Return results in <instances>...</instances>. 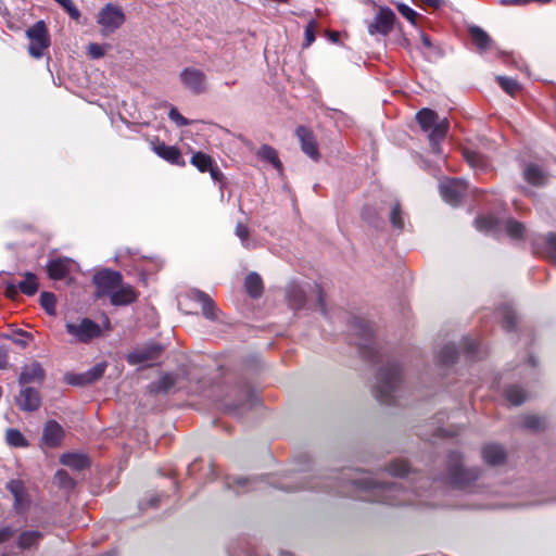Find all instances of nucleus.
<instances>
[{
    "mask_svg": "<svg viewBox=\"0 0 556 556\" xmlns=\"http://www.w3.org/2000/svg\"><path fill=\"white\" fill-rule=\"evenodd\" d=\"M161 267L162 263L160 261L147 260L146 257H141V276L147 271H157Z\"/></svg>",
    "mask_w": 556,
    "mask_h": 556,
    "instance_id": "49",
    "label": "nucleus"
},
{
    "mask_svg": "<svg viewBox=\"0 0 556 556\" xmlns=\"http://www.w3.org/2000/svg\"><path fill=\"white\" fill-rule=\"evenodd\" d=\"M168 117L178 127L188 126L191 124V121L184 117L176 108H170L168 112Z\"/></svg>",
    "mask_w": 556,
    "mask_h": 556,
    "instance_id": "50",
    "label": "nucleus"
},
{
    "mask_svg": "<svg viewBox=\"0 0 556 556\" xmlns=\"http://www.w3.org/2000/svg\"><path fill=\"white\" fill-rule=\"evenodd\" d=\"M466 189L467 185L462 179H444L440 182V193L451 205H457L460 202Z\"/></svg>",
    "mask_w": 556,
    "mask_h": 556,
    "instance_id": "10",
    "label": "nucleus"
},
{
    "mask_svg": "<svg viewBox=\"0 0 556 556\" xmlns=\"http://www.w3.org/2000/svg\"><path fill=\"white\" fill-rule=\"evenodd\" d=\"M55 296L50 292H42L40 295V304L45 308V311L53 316L55 315Z\"/></svg>",
    "mask_w": 556,
    "mask_h": 556,
    "instance_id": "40",
    "label": "nucleus"
},
{
    "mask_svg": "<svg viewBox=\"0 0 556 556\" xmlns=\"http://www.w3.org/2000/svg\"><path fill=\"white\" fill-rule=\"evenodd\" d=\"M179 80L185 89L194 94H202L207 91V77L200 68L185 67L179 74Z\"/></svg>",
    "mask_w": 556,
    "mask_h": 556,
    "instance_id": "8",
    "label": "nucleus"
},
{
    "mask_svg": "<svg viewBox=\"0 0 556 556\" xmlns=\"http://www.w3.org/2000/svg\"><path fill=\"white\" fill-rule=\"evenodd\" d=\"M329 39L332 41V42H337L338 39H339V33L337 31H330L329 34Z\"/></svg>",
    "mask_w": 556,
    "mask_h": 556,
    "instance_id": "63",
    "label": "nucleus"
},
{
    "mask_svg": "<svg viewBox=\"0 0 556 556\" xmlns=\"http://www.w3.org/2000/svg\"><path fill=\"white\" fill-rule=\"evenodd\" d=\"M55 479L58 480V483L63 488L72 489L74 486L73 479L65 470H58L55 473Z\"/></svg>",
    "mask_w": 556,
    "mask_h": 556,
    "instance_id": "53",
    "label": "nucleus"
},
{
    "mask_svg": "<svg viewBox=\"0 0 556 556\" xmlns=\"http://www.w3.org/2000/svg\"><path fill=\"white\" fill-rule=\"evenodd\" d=\"M106 369V363L101 362L96 364L92 368L77 377L76 380H72V383L76 384H85V383H91L99 378H101Z\"/></svg>",
    "mask_w": 556,
    "mask_h": 556,
    "instance_id": "23",
    "label": "nucleus"
},
{
    "mask_svg": "<svg viewBox=\"0 0 556 556\" xmlns=\"http://www.w3.org/2000/svg\"><path fill=\"white\" fill-rule=\"evenodd\" d=\"M191 164L194 165L200 172L204 173L211 169L212 159L202 152H197L191 157Z\"/></svg>",
    "mask_w": 556,
    "mask_h": 556,
    "instance_id": "33",
    "label": "nucleus"
},
{
    "mask_svg": "<svg viewBox=\"0 0 556 556\" xmlns=\"http://www.w3.org/2000/svg\"><path fill=\"white\" fill-rule=\"evenodd\" d=\"M45 377V371L40 364L31 363L23 367L22 372L18 378V382L21 386H25L31 382H41Z\"/></svg>",
    "mask_w": 556,
    "mask_h": 556,
    "instance_id": "19",
    "label": "nucleus"
},
{
    "mask_svg": "<svg viewBox=\"0 0 556 556\" xmlns=\"http://www.w3.org/2000/svg\"><path fill=\"white\" fill-rule=\"evenodd\" d=\"M29 39L28 52L35 59L43 56L50 46V38L43 21H38L26 31Z\"/></svg>",
    "mask_w": 556,
    "mask_h": 556,
    "instance_id": "7",
    "label": "nucleus"
},
{
    "mask_svg": "<svg viewBox=\"0 0 556 556\" xmlns=\"http://www.w3.org/2000/svg\"><path fill=\"white\" fill-rule=\"evenodd\" d=\"M388 471L392 476H404L408 471V465L405 460H396L390 464Z\"/></svg>",
    "mask_w": 556,
    "mask_h": 556,
    "instance_id": "48",
    "label": "nucleus"
},
{
    "mask_svg": "<svg viewBox=\"0 0 556 556\" xmlns=\"http://www.w3.org/2000/svg\"><path fill=\"white\" fill-rule=\"evenodd\" d=\"M258 155L270 162L275 167L279 168L281 166V163L278 159V154L276 152L275 149H273L271 147L269 146H263L261 147L260 151H258Z\"/></svg>",
    "mask_w": 556,
    "mask_h": 556,
    "instance_id": "38",
    "label": "nucleus"
},
{
    "mask_svg": "<svg viewBox=\"0 0 556 556\" xmlns=\"http://www.w3.org/2000/svg\"><path fill=\"white\" fill-rule=\"evenodd\" d=\"M296 136L301 142L302 151L311 159L317 160L319 157V151L313 132L308 128L300 126L296 129Z\"/></svg>",
    "mask_w": 556,
    "mask_h": 556,
    "instance_id": "12",
    "label": "nucleus"
},
{
    "mask_svg": "<svg viewBox=\"0 0 556 556\" xmlns=\"http://www.w3.org/2000/svg\"><path fill=\"white\" fill-rule=\"evenodd\" d=\"M7 442L11 446L25 447L28 445L25 437L16 429H9L5 435Z\"/></svg>",
    "mask_w": 556,
    "mask_h": 556,
    "instance_id": "32",
    "label": "nucleus"
},
{
    "mask_svg": "<svg viewBox=\"0 0 556 556\" xmlns=\"http://www.w3.org/2000/svg\"><path fill=\"white\" fill-rule=\"evenodd\" d=\"M482 457L490 465H500L505 460L506 453L501 445L488 444L482 448Z\"/></svg>",
    "mask_w": 556,
    "mask_h": 556,
    "instance_id": "20",
    "label": "nucleus"
},
{
    "mask_svg": "<svg viewBox=\"0 0 556 556\" xmlns=\"http://www.w3.org/2000/svg\"><path fill=\"white\" fill-rule=\"evenodd\" d=\"M248 483H250V479L242 477L235 478L232 481L228 480L227 482L228 486L236 491H240V489L244 488Z\"/></svg>",
    "mask_w": 556,
    "mask_h": 556,
    "instance_id": "56",
    "label": "nucleus"
},
{
    "mask_svg": "<svg viewBox=\"0 0 556 556\" xmlns=\"http://www.w3.org/2000/svg\"><path fill=\"white\" fill-rule=\"evenodd\" d=\"M478 477L479 471L477 469L463 467L462 457L458 453H452L448 456L447 472L443 477L445 483L457 489H465Z\"/></svg>",
    "mask_w": 556,
    "mask_h": 556,
    "instance_id": "5",
    "label": "nucleus"
},
{
    "mask_svg": "<svg viewBox=\"0 0 556 556\" xmlns=\"http://www.w3.org/2000/svg\"><path fill=\"white\" fill-rule=\"evenodd\" d=\"M424 4L431 7V8H439L443 0H420Z\"/></svg>",
    "mask_w": 556,
    "mask_h": 556,
    "instance_id": "59",
    "label": "nucleus"
},
{
    "mask_svg": "<svg viewBox=\"0 0 556 556\" xmlns=\"http://www.w3.org/2000/svg\"><path fill=\"white\" fill-rule=\"evenodd\" d=\"M191 298L202 305V314L210 320L218 319V309L214 301L204 292L200 290H193L190 292Z\"/></svg>",
    "mask_w": 556,
    "mask_h": 556,
    "instance_id": "15",
    "label": "nucleus"
},
{
    "mask_svg": "<svg viewBox=\"0 0 556 556\" xmlns=\"http://www.w3.org/2000/svg\"><path fill=\"white\" fill-rule=\"evenodd\" d=\"M469 35L473 42V45L480 50V51H486L492 46V39L490 36L480 27L478 26H470L469 27Z\"/></svg>",
    "mask_w": 556,
    "mask_h": 556,
    "instance_id": "22",
    "label": "nucleus"
},
{
    "mask_svg": "<svg viewBox=\"0 0 556 556\" xmlns=\"http://www.w3.org/2000/svg\"><path fill=\"white\" fill-rule=\"evenodd\" d=\"M523 177L527 182L533 186H542L547 179L545 173L535 164H528L525 167Z\"/></svg>",
    "mask_w": 556,
    "mask_h": 556,
    "instance_id": "25",
    "label": "nucleus"
},
{
    "mask_svg": "<svg viewBox=\"0 0 556 556\" xmlns=\"http://www.w3.org/2000/svg\"><path fill=\"white\" fill-rule=\"evenodd\" d=\"M287 299L289 301V304L294 309H298L304 305L305 293L300 286L291 285L287 289Z\"/></svg>",
    "mask_w": 556,
    "mask_h": 556,
    "instance_id": "27",
    "label": "nucleus"
},
{
    "mask_svg": "<svg viewBox=\"0 0 556 556\" xmlns=\"http://www.w3.org/2000/svg\"><path fill=\"white\" fill-rule=\"evenodd\" d=\"M8 363V355L4 350L0 349V369L4 368Z\"/></svg>",
    "mask_w": 556,
    "mask_h": 556,
    "instance_id": "60",
    "label": "nucleus"
},
{
    "mask_svg": "<svg viewBox=\"0 0 556 556\" xmlns=\"http://www.w3.org/2000/svg\"><path fill=\"white\" fill-rule=\"evenodd\" d=\"M397 9L405 18H407L412 23L415 22L417 13L413 9H410L406 4H399Z\"/></svg>",
    "mask_w": 556,
    "mask_h": 556,
    "instance_id": "55",
    "label": "nucleus"
},
{
    "mask_svg": "<svg viewBox=\"0 0 556 556\" xmlns=\"http://www.w3.org/2000/svg\"><path fill=\"white\" fill-rule=\"evenodd\" d=\"M66 332L72 336L74 342L89 343L101 336V327L90 318H78L65 321Z\"/></svg>",
    "mask_w": 556,
    "mask_h": 556,
    "instance_id": "6",
    "label": "nucleus"
},
{
    "mask_svg": "<svg viewBox=\"0 0 556 556\" xmlns=\"http://www.w3.org/2000/svg\"><path fill=\"white\" fill-rule=\"evenodd\" d=\"M318 303H319L320 311L324 313L325 312V301H324L323 293L320 291L318 292Z\"/></svg>",
    "mask_w": 556,
    "mask_h": 556,
    "instance_id": "62",
    "label": "nucleus"
},
{
    "mask_svg": "<svg viewBox=\"0 0 556 556\" xmlns=\"http://www.w3.org/2000/svg\"><path fill=\"white\" fill-rule=\"evenodd\" d=\"M457 350L454 344H446L440 352V359L443 364H451L456 359Z\"/></svg>",
    "mask_w": 556,
    "mask_h": 556,
    "instance_id": "44",
    "label": "nucleus"
},
{
    "mask_svg": "<svg viewBox=\"0 0 556 556\" xmlns=\"http://www.w3.org/2000/svg\"><path fill=\"white\" fill-rule=\"evenodd\" d=\"M60 5H62L63 9L66 10L68 15L73 20H78L80 16L79 10L76 8L74 2L72 0H55Z\"/></svg>",
    "mask_w": 556,
    "mask_h": 556,
    "instance_id": "51",
    "label": "nucleus"
},
{
    "mask_svg": "<svg viewBox=\"0 0 556 556\" xmlns=\"http://www.w3.org/2000/svg\"><path fill=\"white\" fill-rule=\"evenodd\" d=\"M402 381V370L397 363L391 362L382 367L377 375L376 397L384 404H392L394 393Z\"/></svg>",
    "mask_w": 556,
    "mask_h": 556,
    "instance_id": "4",
    "label": "nucleus"
},
{
    "mask_svg": "<svg viewBox=\"0 0 556 556\" xmlns=\"http://www.w3.org/2000/svg\"><path fill=\"white\" fill-rule=\"evenodd\" d=\"M164 350V346L159 343H149L141 349V368L143 366H150L157 361Z\"/></svg>",
    "mask_w": 556,
    "mask_h": 556,
    "instance_id": "21",
    "label": "nucleus"
},
{
    "mask_svg": "<svg viewBox=\"0 0 556 556\" xmlns=\"http://www.w3.org/2000/svg\"><path fill=\"white\" fill-rule=\"evenodd\" d=\"M97 21L101 26L102 34L109 35L124 23L125 16L118 7L109 3L100 10Z\"/></svg>",
    "mask_w": 556,
    "mask_h": 556,
    "instance_id": "9",
    "label": "nucleus"
},
{
    "mask_svg": "<svg viewBox=\"0 0 556 556\" xmlns=\"http://www.w3.org/2000/svg\"><path fill=\"white\" fill-rule=\"evenodd\" d=\"M476 227L480 231L496 232L500 229V220L493 215L481 216L476 219Z\"/></svg>",
    "mask_w": 556,
    "mask_h": 556,
    "instance_id": "29",
    "label": "nucleus"
},
{
    "mask_svg": "<svg viewBox=\"0 0 556 556\" xmlns=\"http://www.w3.org/2000/svg\"><path fill=\"white\" fill-rule=\"evenodd\" d=\"M416 118L426 132L429 135L431 150L434 154H441V141L446 137L450 123L447 118H439L438 114L430 109L420 110Z\"/></svg>",
    "mask_w": 556,
    "mask_h": 556,
    "instance_id": "3",
    "label": "nucleus"
},
{
    "mask_svg": "<svg viewBox=\"0 0 556 556\" xmlns=\"http://www.w3.org/2000/svg\"><path fill=\"white\" fill-rule=\"evenodd\" d=\"M507 401L513 405H520L526 400L523 390L519 387L513 386L505 391Z\"/></svg>",
    "mask_w": 556,
    "mask_h": 556,
    "instance_id": "34",
    "label": "nucleus"
},
{
    "mask_svg": "<svg viewBox=\"0 0 556 556\" xmlns=\"http://www.w3.org/2000/svg\"><path fill=\"white\" fill-rule=\"evenodd\" d=\"M176 384V376L172 374H166L159 382L153 387L154 391L157 392H168Z\"/></svg>",
    "mask_w": 556,
    "mask_h": 556,
    "instance_id": "39",
    "label": "nucleus"
},
{
    "mask_svg": "<svg viewBox=\"0 0 556 556\" xmlns=\"http://www.w3.org/2000/svg\"><path fill=\"white\" fill-rule=\"evenodd\" d=\"M316 29H317V22L314 20L309 21V23L306 25L305 31H304V38H305V41L303 43L304 48L309 47L315 41Z\"/></svg>",
    "mask_w": 556,
    "mask_h": 556,
    "instance_id": "46",
    "label": "nucleus"
},
{
    "mask_svg": "<svg viewBox=\"0 0 556 556\" xmlns=\"http://www.w3.org/2000/svg\"><path fill=\"white\" fill-rule=\"evenodd\" d=\"M15 531L11 527L0 528V544L13 538Z\"/></svg>",
    "mask_w": 556,
    "mask_h": 556,
    "instance_id": "57",
    "label": "nucleus"
},
{
    "mask_svg": "<svg viewBox=\"0 0 556 556\" xmlns=\"http://www.w3.org/2000/svg\"><path fill=\"white\" fill-rule=\"evenodd\" d=\"M245 289L247 292L253 296L257 298L262 294L263 285L262 279L256 273H251L245 278Z\"/></svg>",
    "mask_w": 556,
    "mask_h": 556,
    "instance_id": "30",
    "label": "nucleus"
},
{
    "mask_svg": "<svg viewBox=\"0 0 556 556\" xmlns=\"http://www.w3.org/2000/svg\"><path fill=\"white\" fill-rule=\"evenodd\" d=\"M496 80L502 89L510 96H515L520 89L519 84L513 78L497 76Z\"/></svg>",
    "mask_w": 556,
    "mask_h": 556,
    "instance_id": "36",
    "label": "nucleus"
},
{
    "mask_svg": "<svg viewBox=\"0 0 556 556\" xmlns=\"http://www.w3.org/2000/svg\"><path fill=\"white\" fill-rule=\"evenodd\" d=\"M20 290L27 294L33 295L38 290V281L34 274L26 273L23 280L18 283Z\"/></svg>",
    "mask_w": 556,
    "mask_h": 556,
    "instance_id": "31",
    "label": "nucleus"
},
{
    "mask_svg": "<svg viewBox=\"0 0 556 556\" xmlns=\"http://www.w3.org/2000/svg\"><path fill=\"white\" fill-rule=\"evenodd\" d=\"M522 425L528 429L540 430L544 427L545 420L539 416L530 415L523 418Z\"/></svg>",
    "mask_w": 556,
    "mask_h": 556,
    "instance_id": "45",
    "label": "nucleus"
},
{
    "mask_svg": "<svg viewBox=\"0 0 556 556\" xmlns=\"http://www.w3.org/2000/svg\"><path fill=\"white\" fill-rule=\"evenodd\" d=\"M146 325L149 328H155L159 325V316L155 308L151 305L144 306Z\"/></svg>",
    "mask_w": 556,
    "mask_h": 556,
    "instance_id": "47",
    "label": "nucleus"
},
{
    "mask_svg": "<svg viewBox=\"0 0 556 556\" xmlns=\"http://www.w3.org/2000/svg\"><path fill=\"white\" fill-rule=\"evenodd\" d=\"M546 253L548 257L556 263V235L549 233L546 239Z\"/></svg>",
    "mask_w": 556,
    "mask_h": 556,
    "instance_id": "52",
    "label": "nucleus"
},
{
    "mask_svg": "<svg viewBox=\"0 0 556 556\" xmlns=\"http://www.w3.org/2000/svg\"><path fill=\"white\" fill-rule=\"evenodd\" d=\"M42 533L37 530H28L21 533L18 538V546L21 548H30L39 543Z\"/></svg>",
    "mask_w": 556,
    "mask_h": 556,
    "instance_id": "28",
    "label": "nucleus"
},
{
    "mask_svg": "<svg viewBox=\"0 0 556 556\" xmlns=\"http://www.w3.org/2000/svg\"><path fill=\"white\" fill-rule=\"evenodd\" d=\"M153 151L165 161L174 165L184 166L185 161L182 160L181 153L178 148L174 146H167L164 142H160L153 146Z\"/></svg>",
    "mask_w": 556,
    "mask_h": 556,
    "instance_id": "16",
    "label": "nucleus"
},
{
    "mask_svg": "<svg viewBox=\"0 0 556 556\" xmlns=\"http://www.w3.org/2000/svg\"><path fill=\"white\" fill-rule=\"evenodd\" d=\"M121 118L122 121L128 126H136V122L135 121H128L123 114H121Z\"/></svg>",
    "mask_w": 556,
    "mask_h": 556,
    "instance_id": "64",
    "label": "nucleus"
},
{
    "mask_svg": "<svg viewBox=\"0 0 556 556\" xmlns=\"http://www.w3.org/2000/svg\"><path fill=\"white\" fill-rule=\"evenodd\" d=\"M464 157L473 168H483L486 165L484 157L476 151L465 150Z\"/></svg>",
    "mask_w": 556,
    "mask_h": 556,
    "instance_id": "35",
    "label": "nucleus"
},
{
    "mask_svg": "<svg viewBox=\"0 0 556 556\" xmlns=\"http://www.w3.org/2000/svg\"><path fill=\"white\" fill-rule=\"evenodd\" d=\"M505 230L510 238L518 239L522 237L525 232V226L514 219H507L505 223Z\"/></svg>",
    "mask_w": 556,
    "mask_h": 556,
    "instance_id": "37",
    "label": "nucleus"
},
{
    "mask_svg": "<svg viewBox=\"0 0 556 556\" xmlns=\"http://www.w3.org/2000/svg\"><path fill=\"white\" fill-rule=\"evenodd\" d=\"M104 53H105V47L104 46H101L99 43H90L88 46V54L92 59H99V58L103 56Z\"/></svg>",
    "mask_w": 556,
    "mask_h": 556,
    "instance_id": "54",
    "label": "nucleus"
},
{
    "mask_svg": "<svg viewBox=\"0 0 556 556\" xmlns=\"http://www.w3.org/2000/svg\"><path fill=\"white\" fill-rule=\"evenodd\" d=\"M73 266V262L68 258H54L49 262L48 273L51 279L59 280L67 276Z\"/></svg>",
    "mask_w": 556,
    "mask_h": 556,
    "instance_id": "18",
    "label": "nucleus"
},
{
    "mask_svg": "<svg viewBox=\"0 0 556 556\" xmlns=\"http://www.w3.org/2000/svg\"><path fill=\"white\" fill-rule=\"evenodd\" d=\"M551 0H502L504 4H526L530 2H538V3H547Z\"/></svg>",
    "mask_w": 556,
    "mask_h": 556,
    "instance_id": "58",
    "label": "nucleus"
},
{
    "mask_svg": "<svg viewBox=\"0 0 556 556\" xmlns=\"http://www.w3.org/2000/svg\"><path fill=\"white\" fill-rule=\"evenodd\" d=\"M61 463L75 470H83L88 467L89 459L84 454L67 453L62 455Z\"/></svg>",
    "mask_w": 556,
    "mask_h": 556,
    "instance_id": "26",
    "label": "nucleus"
},
{
    "mask_svg": "<svg viewBox=\"0 0 556 556\" xmlns=\"http://www.w3.org/2000/svg\"><path fill=\"white\" fill-rule=\"evenodd\" d=\"M236 235L241 240L243 247L247 249L255 248L254 242L249 239V229L245 225L239 223L236 227Z\"/></svg>",
    "mask_w": 556,
    "mask_h": 556,
    "instance_id": "43",
    "label": "nucleus"
},
{
    "mask_svg": "<svg viewBox=\"0 0 556 556\" xmlns=\"http://www.w3.org/2000/svg\"><path fill=\"white\" fill-rule=\"evenodd\" d=\"M352 490L340 491L343 495L355 496L362 501L384 503L388 505H431L426 500H417L422 495L416 491L404 490L402 485L386 484L370 477L353 478Z\"/></svg>",
    "mask_w": 556,
    "mask_h": 556,
    "instance_id": "1",
    "label": "nucleus"
},
{
    "mask_svg": "<svg viewBox=\"0 0 556 556\" xmlns=\"http://www.w3.org/2000/svg\"><path fill=\"white\" fill-rule=\"evenodd\" d=\"M395 20V14L388 8L379 9L375 20L368 25V33L370 35H388Z\"/></svg>",
    "mask_w": 556,
    "mask_h": 556,
    "instance_id": "11",
    "label": "nucleus"
},
{
    "mask_svg": "<svg viewBox=\"0 0 556 556\" xmlns=\"http://www.w3.org/2000/svg\"><path fill=\"white\" fill-rule=\"evenodd\" d=\"M98 298L109 296L113 305H126L135 300V292L125 286L118 271L103 269L93 276Z\"/></svg>",
    "mask_w": 556,
    "mask_h": 556,
    "instance_id": "2",
    "label": "nucleus"
},
{
    "mask_svg": "<svg viewBox=\"0 0 556 556\" xmlns=\"http://www.w3.org/2000/svg\"><path fill=\"white\" fill-rule=\"evenodd\" d=\"M390 223L394 228L399 230H402L404 228V219L402 217V211L399 203H394V205L391 208Z\"/></svg>",
    "mask_w": 556,
    "mask_h": 556,
    "instance_id": "42",
    "label": "nucleus"
},
{
    "mask_svg": "<svg viewBox=\"0 0 556 556\" xmlns=\"http://www.w3.org/2000/svg\"><path fill=\"white\" fill-rule=\"evenodd\" d=\"M7 489L14 496V506L17 510H23L27 504V493L24 482L18 479L10 480L7 483Z\"/></svg>",
    "mask_w": 556,
    "mask_h": 556,
    "instance_id": "17",
    "label": "nucleus"
},
{
    "mask_svg": "<svg viewBox=\"0 0 556 556\" xmlns=\"http://www.w3.org/2000/svg\"><path fill=\"white\" fill-rule=\"evenodd\" d=\"M16 401L18 407L25 412L37 410L41 403L39 392L30 387H24Z\"/></svg>",
    "mask_w": 556,
    "mask_h": 556,
    "instance_id": "13",
    "label": "nucleus"
},
{
    "mask_svg": "<svg viewBox=\"0 0 556 556\" xmlns=\"http://www.w3.org/2000/svg\"><path fill=\"white\" fill-rule=\"evenodd\" d=\"M497 314L502 318L503 327H505L507 330H510L514 328L516 316H515L514 311L510 307H508V306L503 307L498 311Z\"/></svg>",
    "mask_w": 556,
    "mask_h": 556,
    "instance_id": "41",
    "label": "nucleus"
},
{
    "mask_svg": "<svg viewBox=\"0 0 556 556\" xmlns=\"http://www.w3.org/2000/svg\"><path fill=\"white\" fill-rule=\"evenodd\" d=\"M128 362L132 365H136L139 363V353L134 352L128 355Z\"/></svg>",
    "mask_w": 556,
    "mask_h": 556,
    "instance_id": "61",
    "label": "nucleus"
},
{
    "mask_svg": "<svg viewBox=\"0 0 556 556\" xmlns=\"http://www.w3.org/2000/svg\"><path fill=\"white\" fill-rule=\"evenodd\" d=\"M64 438V430L60 424L54 420L46 422L42 432V442L49 447H55L61 444Z\"/></svg>",
    "mask_w": 556,
    "mask_h": 556,
    "instance_id": "14",
    "label": "nucleus"
},
{
    "mask_svg": "<svg viewBox=\"0 0 556 556\" xmlns=\"http://www.w3.org/2000/svg\"><path fill=\"white\" fill-rule=\"evenodd\" d=\"M354 329L362 337V339L357 342L361 349H370L374 329L372 326L368 323L357 320L354 324Z\"/></svg>",
    "mask_w": 556,
    "mask_h": 556,
    "instance_id": "24",
    "label": "nucleus"
}]
</instances>
